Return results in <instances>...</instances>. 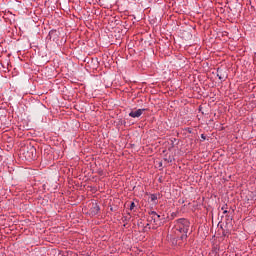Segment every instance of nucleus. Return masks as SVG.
I'll list each match as a JSON object with an SVG mask.
<instances>
[{
  "label": "nucleus",
  "mask_w": 256,
  "mask_h": 256,
  "mask_svg": "<svg viewBox=\"0 0 256 256\" xmlns=\"http://www.w3.org/2000/svg\"><path fill=\"white\" fill-rule=\"evenodd\" d=\"M186 131H187L188 133H193V129H191V128H187Z\"/></svg>",
  "instance_id": "nucleus-14"
},
{
  "label": "nucleus",
  "mask_w": 256,
  "mask_h": 256,
  "mask_svg": "<svg viewBox=\"0 0 256 256\" xmlns=\"http://www.w3.org/2000/svg\"><path fill=\"white\" fill-rule=\"evenodd\" d=\"M57 37H59L57 30H51L47 36V39H50L52 41H57Z\"/></svg>",
  "instance_id": "nucleus-4"
},
{
  "label": "nucleus",
  "mask_w": 256,
  "mask_h": 256,
  "mask_svg": "<svg viewBox=\"0 0 256 256\" xmlns=\"http://www.w3.org/2000/svg\"><path fill=\"white\" fill-rule=\"evenodd\" d=\"M190 225H191V223L189 222V220H187L185 218L178 219L177 231H179V233H181V235L178 236V239H180V241L187 240V233H189Z\"/></svg>",
  "instance_id": "nucleus-1"
},
{
  "label": "nucleus",
  "mask_w": 256,
  "mask_h": 256,
  "mask_svg": "<svg viewBox=\"0 0 256 256\" xmlns=\"http://www.w3.org/2000/svg\"><path fill=\"white\" fill-rule=\"evenodd\" d=\"M150 201H152V202L157 201V194H151L150 195Z\"/></svg>",
  "instance_id": "nucleus-8"
},
{
  "label": "nucleus",
  "mask_w": 256,
  "mask_h": 256,
  "mask_svg": "<svg viewBox=\"0 0 256 256\" xmlns=\"http://www.w3.org/2000/svg\"><path fill=\"white\" fill-rule=\"evenodd\" d=\"M217 77L220 81H223L225 79V76H223V74H219V68L217 69Z\"/></svg>",
  "instance_id": "nucleus-7"
},
{
  "label": "nucleus",
  "mask_w": 256,
  "mask_h": 256,
  "mask_svg": "<svg viewBox=\"0 0 256 256\" xmlns=\"http://www.w3.org/2000/svg\"><path fill=\"white\" fill-rule=\"evenodd\" d=\"M147 227H149V224H146V226L144 227V229H147Z\"/></svg>",
  "instance_id": "nucleus-17"
},
{
  "label": "nucleus",
  "mask_w": 256,
  "mask_h": 256,
  "mask_svg": "<svg viewBox=\"0 0 256 256\" xmlns=\"http://www.w3.org/2000/svg\"><path fill=\"white\" fill-rule=\"evenodd\" d=\"M227 213H228L227 210H224V211H223V214H224V215H227Z\"/></svg>",
  "instance_id": "nucleus-15"
},
{
  "label": "nucleus",
  "mask_w": 256,
  "mask_h": 256,
  "mask_svg": "<svg viewBox=\"0 0 256 256\" xmlns=\"http://www.w3.org/2000/svg\"><path fill=\"white\" fill-rule=\"evenodd\" d=\"M134 209H135V202H131L130 211H133Z\"/></svg>",
  "instance_id": "nucleus-11"
},
{
  "label": "nucleus",
  "mask_w": 256,
  "mask_h": 256,
  "mask_svg": "<svg viewBox=\"0 0 256 256\" xmlns=\"http://www.w3.org/2000/svg\"><path fill=\"white\" fill-rule=\"evenodd\" d=\"M149 215H152V221L154 223H157V220L161 219V215L157 214V212H155V211H150Z\"/></svg>",
  "instance_id": "nucleus-6"
},
{
  "label": "nucleus",
  "mask_w": 256,
  "mask_h": 256,
  "mask_svg": "<svg viewBox=\"0 0 256 256\" xmlns=\"http://www.w3.org/2000/svg\"><path fill=\"white\" fill-rule=\"evenodd\" d=\"M173 160H171V158L168 159V163H172Z\"/></svg>",
  "instance_id": "nucleus-16"
},
{
  "label": "nucleus",
  "mask_w": 256,
  "mask_h": 256,
  "mask_svg": "<svg viewBox=\"0 0 256 256\" xmlns=\"http://www.w3.org/2000/svg\"><path fill=\"white\" fill-rule=\"evenodd\" d=\"M131 218L127 217V216H123L122 217V221L123 223H127V221H129Z\"/></svg>",
  "instance_id": "nucleus-10"
},
{
  "label": "nucleus",
  "mask_w": 256,
  "mask_h": 256,
  "mask_svg": "<svg viewBox=\"0 0 256 256\" xmlns=\"http://www.w3.org/2000/svg\"><path fill=\"white\" fill-rule=\"evenodd\" d=\"M28 157L29 159H35V157H37V150L35 149V146H30L28 151Z\"/></svg>",
  "instance_id": "nucleus-5"
},
{
  "label": "nucleus",
  "mask_w": 256,
  "mask_h": 256,
  "mask_svg": "<svg viewBox=\"0 0 256 256\" xmlns=\"http://www.w3.org/2000/svg\"><path fill=\"white\" fill-rule=\"evenodd\" d=\"M222 211H227V204H225L224 206H222Z\"/></svg>",
  "instance_id": "nucleus-13"
},
{
  "label": "nucleus",
  "mask_w": 256,
  "mask_h": 256,
  "mask_svg": "<svg viewBox=\"0 0 256 256\" xmlns=\"http://www.w3.org/2000/svg\"><path fill=\"white\" fill-rule=\"evenodd\" d=\"M100 211H101V207H99V204L97 203V201L92 202L90 206V215L92 216L99 215Z\"/></svg>",
  "instance_id": "nucleus-2"
},
{
  "label": "nucleus",
  "mask_w": 256,
  "mask_h": 256,
  "mask_svg": "<svg viewBox=\"0 0 256 256\" xmlns=\"http://www.w3.org/2000/svg\"><path fill=\"white\" fill-rule=\"evenodd\" d=\"M201 139L202 141H205V139H207V136H205V134H201Z\"/></svg>",
  "instance_id": "nucleus-12"
},
{
  "label": "nucleus",
  "mask_w": 256,
  "mask_h": 256,
  "mask_svg": "<svg viewBox=\"0 0 256 256\" xmlns=\"http://www.w3.org/2000/svg\"><path fill=\"white\" fill-rule=\"evenodd\" d=\"M143 111H147V109L143 108V109H138L136 111H131L129 113V117H132L133 119H137L143 115Z\"/></svg>",
  "instance_id": "nucleus-3"
},
{
  "label": "nucleus",
  "mask_w": 256,
  "mask_h": 256,
  "mask_svg": "<svg viewBox=\"0 0 256 256\" xmlns=\"http://www.w3.org/2000/svg\"><path fill=\"white\" fill-rule=\"evenodd\" d=\"M123 227H127V224H124Z\"/></svg>",
  "instance_id": "nucleus-18"
},
{
  "label": "nucleus",
  "mask_w": 256,
  "mask_h": 256,
  "mask_svg": "<svg viewBox=\"0 0 256 256\" xmlns=\"http://www.w3.org/2000/svg\"><path fill=\"white\" fill-rule=\"evenodd\" d=\"M226 221H227V223H231L233 221V216L226 215Z\"/></svg>",
  "instance_id": "nucleus-9"
}]
</instances>
